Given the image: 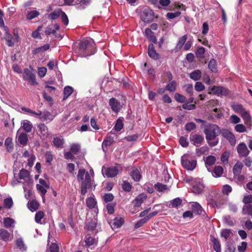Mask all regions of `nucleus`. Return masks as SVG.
<instances>
[{
    "label": "nucleus",
    "instance_id": "1",
    "mask_svg": "<svg viewBox=\"0 0 252 252\" xmlns=\"http://www.w3.org/2000/svg\"><path fill=\"white\" fill-rule=\"evenodd\" d=\"M221 130L217 125L209 124L206 126L204 129L206 139L211 147L217 146L219 143V140L216 139L217 136L221 133Z\"/></svg>",
    "mask_w": 252,
    "mask_h": 252
},
{
    "label": "nucleus",
    "instance_id": "2",
    "mask_svg": "<svg viewBox=\"0 0 252 252\" xmlns=\"http://www.w3.org/2000/svg\"><path fill=\"white\" fill-rule=\"evenodd\" d=\"M79 45V52L83 57L91 56L96 52L95 44L91 38L81 41Z\"/></svg>",
    "mask_w": 252,
    "mask_h": 252
},
{
    "label": "nucleus",
    "instance_id": "3",
    "mask_svg": "<svg viewBox=\"0 0 252 252\" xmlns=\"http://www.w3.org/2000/svg\"><path fill=\"white\" fill-rule=\"evenodd\" d=\"M181 164L184 168L192 170L195 168L197 161L191 159L189 154H185L181 157Z\"/></svg>",
    "mask_w": 252,
    "mask_h": 252
},
{
    "label": "nucleus",
    "instance_id": "4",
    "mask_svg": "<svg viewBox=\"0 0 252 252\" xmlns=\"http://www.w3.org/2000/svg\"><path fill=\"white\" fill-rule=\"evenodd\" d=\"M81 181V194L84 195L87 193V189H91L92 186L91 178L88 172L86 173L85 179Z\"/></svg>",
    "mask_w": 252,
    "mask_h": 252
},
{
    "label": "nucleus",
    "instance_id": "5",
    "mask_svg": "<svg viewBox=\"0 0 252 252\" xmlns=\"http://www.w3.org/2000/svg\"><path fill=\"white\" fill-rule=\"evenodd\" d=\"M23 78L29 81L32 85L35 86L38 84L36 81L35 74L28 68H25L24 70Z\"/></svg>",
    "mask_w": 252,
    "mask_h": 252
},
{
    "label": "nucleus",
    "instance_id": "6",
    "mask_svg": "<svg viewBox=\"0 0 252 252\" xmlns=\"http://www.w3.org/2000/svg\"><path fill=\"white\" fill-rule=\"evenodd\" d=\"M142 20L145 23H148L153 21L154 18L153 11L149 8H145L141 13Z\"/></svg>",
    "mask_w": 252,
    "mask_h": 252
},
{
    "label": "nucleus",
    "instance_id": "7",
    "mask_svg": "<svg viewBox=\"0 0 252 252\" xmlns=\"http://www.w3.org/2000/svg\"><path fill=\"white\" fill-rule=\"evenodd\" d=\"M236 149L240 158H246L249 155L250 151L244 142L239 143L237 146Z\"/></svg>",
    "mask_w": 252,
    "mask_h": 252
},
{
    "label": "nucleus",
    "instance_id": "8",
    "mask_svg": "<svg viewBox=\"0 0 252 252\" xmlns=\"http://www.w3.org/2000/svg\"><path fill=\"white\" fill-rule=\"evenodd\" d=\"M221 133L222 136L225 138L232 146H234L236 144V137L231 131L227 129H223Z\"/></svg>",
    "mask_w": 252,
    "mask_h": 252
},
{
    "label": "nucleus",
    "instance_id": "9",
    "mask_svg": "<svg viewBox=\"0 0 252 252\" xmlns=\"http://www.w3.org/2000/svg\"><path fill=\"white\" fill-rule=\"evenodd\" d=\"M209 90L215 94L226 96L229 94V90L223 87L214 86L209 87Z\"/></svg>",
    "mask_w": 252,
    "mask_h": 252
},
{
    "label": "nucleus",
    "instance_id": "10",
    "mask_svg": "<svg viewBox=\"0 0 252 252\" xmlns=\"http://www.w3.org/2000/svg\"><path fill=\"white\" fill-rule=\"evenodd\" d=\"M189 139L192 144L196 147H199L204 141V137L202 135L199 134H190Z\"/></svg>",
    "mask_w": 252,
    "mask_h": 252
},
{
    "label": "nucleus",
    "instance_id": "11",
    "mask_svg": "<svg viewBox=\"0 0 252 252\" xmlns=\"http://www.w3.org/2000/svg\"><path fill=\"white\" fill-rule=\"evenodd\" d=\"M124 222V219L122 217H116L109 222L113 230L121 227Z\"/></svg>",
    "mask_w": 252,
    "mask_h": 252
},
{
    "label": "nucleus",
    "instance_id": "12",
    "mask_svg": "<svg viewBox=\"0 0 252 252\" xmlns=\"http://www.w3.org/2000/svg\"><path fill=\"white\" fill-rule=\"evenodd\" d=\"M109 104L113 112L118 113L121 109L120 102L115 98L112 97L109 99Z\"/></svg>",
    "mask_w": 252,
    "mask_h": 252
},
{
    "label": "nucleus",
    "instance_id": "13",
    "mask_svg": "<svg viewBox=\"0 0 252 252\" xmlns=\"http://www.w3.org/2000/svg\"><path fill=\"white\" fill-rule=\"evenodd\" d=\"M13 236L6 229L3 228L0 229V240L4 242H7L11 240Z\"/></svg>",
    "mask_w": 252,
    "mask_h": 252
},
{
    "label": "nucleus",
    "instance_id": "14",
    "mask_svg": "<svg viewBox=\"0 0 252 252\" xmlns=\"http://www.w3.org/2000/svg\"><path fill=\"white\" fill-rule=\"evenodd\" d=\"M148 54L149 56L154 60H157L159 58V55L155 49L153 44H150L148 46Z\"/></svg>",
    "mask_w": 252,
    "mask_h": 252
},
{
    "label": "nucleus",
    "instance_id": "15",
    "mask_svg": "<svg viewBox=\"0 0 252 252\" xmlns=\"http://www.w3.org/2000/svg\"><path fill=\"white\" fill-rule=\"evenodd\" d=\"M147 198V195L145 193H142L139 194L133 200L134 206L136 207H140Z\"/></svg>",
    "mask_w": 252,
    "mask_h": 252
},
{
    "label": "nucleus",
    "instance_id": "16",
    "mask_svg": "<svg viewBox=\"0 0 252 252\" xmlns=\"http://www.w3.org/2000/svg\"><path fill=\"white\" fill-rule=\"evenodd\" d=\"M118 169L117 166H111L106 170L105 174L108 178H113L117 175Z\"/></svg>",
    "mask_w": 252,
    "mask_h": 252
},
{
    "label": "nucleus",
    "instance_id": "17",
    "mask_svg": "<svg viewBox=\"0 0 252 252\" xmlns=\"http://www.w3.org/2000/svg\"><path fill=\"white\" fill-rule=\"evenodd\" d=\"M130 175L131 178L136 182H138L141 178V175L139 170L136 167H132L131 169Z\"/></svg>",
    "mask_w": 252,
    "mask_h": 252
},
{
    "label": "nucleus",
    "instance_id": "18",
    "mask_svg": "<svg viewBox=\"0 0 252 252\" xmlns=\"http://www.w3.org/2000/svg\"><path fill=\"white\" fill-rule=\"evenodd\" d=\"M53 144L56 148L62 149L63 148L64 139L62 136L55 137L53 139Z\"/></svg>",
    "mask_w": 252,
    "mask_h": 252
},
{
    "label": "nucleus",
    "instance_id": "19",
    "mask_svg": "<svg viewBox=\"0 0 252 252\" xmlns=\"http://www.w3.org/2000/svg\"><path fill=\"white\" fill-rule=\"evenodd\" d=\"M6 41L7 45L9 47H12L14 45L15 39L9 32L7 30H5V33L3 37Z\"/></svg>",
    "mask_w": 252,
    "mask_h": 252
},
{
    "label": "nucleus",
    "instance_id": "20",
    "mask_svg": "<svg viewBox=\"0 0 252 252\" xmlns=\"http://www.w3.org/2000/svg\"><path fill=\"white\" fill-rule=\"evenodd\" d=\"M243 167V163L240 161H237L233 168V173L234 177L236 178L237 175H239L241 173Z\"/></svg>",
    "mask_w": 252,
    "mask_h": 252
},
{
    "label": "nucleus",
    "instance_id": "21",
    "mask_svg": "<svg viewBox=\"0 0 252 252\" xmlns=\"http://www.w3.org/2000/svg\"><path fill=\"white\" fill-rule=\"evenodd\" d=\"M91 0H77L74 5H77V9L83 10L85 9L90 3Z\"/></svg>",
    "mask_w": 252,
    "mask_h": 252
},
{
    "label": "nucleus",
    "instance_id": "22",
    "mask_svg": "<svg viewBox=\"0 0 252 252\" xmlns=\"http://www.w3.org/2000/svg\"><path fill=\"white\" fill-rule=\"evenodd\" d=\"M93 197H88L86 200V206L91 209H93L97 207V201L94 198V196L93 195Z\"/></svg>",
    "mask_w": 252,
    "mask_h": 252
},
{
    "label": "nucleus",
    "instance_id": "23",
    "mask_svg": "<svg viewBox=\"0 0 252 252\" xmlns=\"http://www.w3.org/2000/svg\"><path fill=\"white\" fill-rule=\"evenodd\" d=\"M18 141L19 144L22 146L27 145L28 141L27 134L25 132L21 133L18 137Z\"/></svg>",
    "mask_w": 252,
    "mask_h": 252
},
{
    "label": "nucleus",
    "instance_id": "24",
    "mask_svg": "<svg viewBox=\"0 0 252 252\" xmlns=\"http://www.w3.org/2000/svg\"><path fill=\"white\" fill-rule=\"evenodd\" d=\"M22 128L26 132H31L33 127L32 125L31 122L28 120H25L22 122Z\"/></svg>",
    "mask_w": 252,
    "mask_h": 252
},
{
    "label": "nucleus",
    "instance_id": "25",
    "mask_svg": "<svg viewBox=\"0 0 252 252\" xmlns=\"http://www.w3.org/2000/svg\"><path fill=\"white\" fill-rule=\"evenodd\" d=\"M211 240L213 244V248L216 252H221V245L219 240L211 236Z\"/></svg>",
    "mask_w": 252,
    "mask_h": 252
},
{
    "label": "nucleus",
    "instance_id": "26",
    "mask_svg": "<svg viewBox=\"0 0 252 252\" xmlns=\"http://www.w3.org/2000/svg\"><path fill=\"white\" fill-rule=\"evenodd\" d=\"M192 213L196 215H201L203 211L201 205L197 202H194L191 205Z\"/></svg>",
    "mask_w": 252,
    "mask_h": 252
},
{
    "label": "nucleus",
    "instance_id": "27",
    "mask_svg": "<svg viewBox=\"0 0 252 252\" xmlns=\"http://www.w3.org/2000/svg\"><path fill=\"white\" fill-rule=\"evenodd\" d=\"M15 245L22 252H24L27 251V247L22 238H17L15 240Z\"/></svg>",
    "mask_w": 252,
    "mask_h": 252
},
{
    "label": "nucleus",
    "instance_id": "28",
    "mask_svg": "<svg viewBox=\"0 0 252 252\" xmlns=\"http://www.w3.org/2000/svg\"><path fill=\"white\" fill-rule=\"evenodd\" d=\"M246 125H250L251 123V116L248 110L244 111L241 115Z\"/></svg>",
    "mask_w": 252,
    "mask_h": 252
},
{
    "label": "nucleus",
    "instance_id": "29",
    "mask_svg": "<svg viewBox=\"0 0 252 252\" xmlns=\"http://www.w3.org/2000/svg\"><path fill=\"white\" fill-rule=\"evenodd\" d=\"M201 72L199 69H196L191 72L189 76V77L194 81H198L200 79L201 77Z\"/></svg>",
    "mask_w": 252,
    "mask_h": 252
},
{
    "label": "nucleus",
    "instance_id": "30",
    "mask_svg": "<svg viewBox=\"0 0 252 252\" xmlns=\"http://www.w3.org/2000/svg\"><path fill=\"white\" fill-rule=\"evenodd\" d=\"M54 117L50 112L46 111L42 112V115L39 118L42 121L49 120V121L51 122L54 119Z\"/></svg>",
    "mask_w": 252,
    "mask_h": 252
},
{
    "label": "nucleus",
    "instance_id": "31",
    "mask_svg": "<svg viewBox=\"0 0 252 252\" xmlns=\"http://www.w3.org/2000/svg\"><path fill=\"white\" fill-rule=\"evenodd\" d=\"M62 10L60 8H58L54 10L53 12L48 15V18L50 20H56L59 16L61 15Z\"/></svg>",
    "mask_w": 252,
    "mask_h": 252
},
{
    "label": "nucleus",
    "instance_id": "32",
    "mask_svg": "<svg viewBox=\"0 0 252 252\" xmlns=\"http://www.w3.org/2000/svg\"><path fill=\"white\" fill-rule=\"evenodd\" d=\"M242 213L244 215L252 216V205H244L242 208Z\"/></svg>",
    "mask_w": 252,
    "mask_h": 252
},
{
    "label": "nucleus",
    "instance_id": "33",
    "mask_svg": "<svg viewBox=\"0 0 252 252\" xmlns=\"http://www.w3.org/2000/svg\"><path fill=\"white\" fill-rule=\"evenodd\" d=\"M30 177V172L26 169H22L19 173V178L25 181L28 180Z\"/></svg>",
    "mask_w": 252,
    "mask_h": 252
},
{
    "label": "nucleus",
    "instance_id": "34",
    "mask_svg": "<svg viewBox=\"0 0 252 252\" xmlns=\"http://www.w3.org/2000/svg\"><path fill=\"white\" fill-rule=\"evenodd\" d=\"M49 48L50 46L48 44H44L41 47L35 48L33 50H32V53L34 55L39 54L40 53L47 51L49 49Z\"/></svg>",
    "mask_w": 252,
    "mask_h": 252
},
{
    "label": "nucleus",
    "instance_id": "35",
    "mask_svg": "<svg viewBox=\"0 0 252 252\" xmlns=\"http://www.w3.org/2000/svg\"><path fill=\"white\" fill-rule=\"evenodd\" d=\"M232 110L236 113L241 115L244 111L246 110L242 104H236L231 106Z\"/></svg>",
    "mask_w": 252,
    "mask_h": 252
},
{
    "label": "nucleus",
    "instance_id": "36",
    "mask_svg": "<svg viewBox=\"0 0 252 252\" xmlns=\"http://www.w3.org/2000/svg\"><path fill=\"white\" fill-rule=\"evenodd\" d=\"M73 89L72 87L67 86H65L63 89V100H65L73 93Z\"/></svg>",
    "mask_w": 252,
    "mask_h": 252
},
{
    "label": "nucleus",
    "instance_id": "37",
    "mask_svg": "<svg viewBox=\"0 0 252 252\" xmlns=\"http://www.w3.org/2000/svg\"><path fill=\"white\" fill-rule=\"evenodd\" d=\"M123 120H124V118L122 117H120L117 120L116 123L114 127V129L116 131H119L123 128V127H124Z\"/></svg>",
    "mask_w": 252,
    "mask_h": 252
},
{
    "label": "nucleus",
    "instance_id": "38",
    "mask_svg": "<svg viewBox=\"0 0 252 252\" xmlns=\"http://www.w3.org/2000/svg\"><path fill=\"white\" fill-rule=\"evenodd\" d=\"M177 83L175 80L169 82L166 86L165 89L171 92H174L177 88Z\"/></svg>",
    "mask_w": 252,
    "mask_h": 252
},
{
    "label": "nucleus",
    "instance_id": "39",
    "mask_svg": "<svg viewBox=\"0 0 252 252\" xmlns=\"http://www.w3.org/2000/svg\"><path fill=\"white\" fill-rule=\"evenodd\" d=\"M203 188L202 184H196L192 186V190L195 194H200L202 192Z\"/></svg>",
    "mask_w": 252,
    "mask_h": 252
},
{
    "label": "nucleus",
    "instance_id": "40",
    "mask_svg": "<svg viewBox=\"0 0 252 252\" xmlns=\"http://www.w3.org/2000/svg\"><path fill=\"white\" fill-rule=\"evenodd\" d=\"M216 158L214 156H209L206 158L205 163L206 167L212 166L215 164Z\"/></svg>",
    "mask_w": 252,
    "mask_h": 252
},
{
    "label": "nucleus",
    "instance_id": "41",
    "mask_svg": "<svg viewBox=\"0 0 252 252\" xmlns=\"http://www.w3.org/2000/svg\"><path fill=\"white\" fill-rule=\"evenodd\" d=\"M114 142V140L112 136H107L105 137L102 142V146H105V147H107L111 145Z\"/></svg>",
    "mask_w": 252,
    "mask_h": 252
},
{
    "label": "nucleus",
    "instance_id": "42",
    "mask_svg": "<svg viewBox=\"0 0 252 252\" xmlns=\"http://www.w3.org/2000/svg\"><path fill=\"white\" fill-rule=\"evenodd\" d=\"M208 68L213 72H217V63L214 59H212L209 62Z\"/></svg>",
    "mask_w": 252,
    "mask_h": 252
},
{
    "label": "nucleus",
    "instance_id": "43",
    "mask_svg": "<svg viewBox=\"0 0 252 252\" xmlns=\"http://www.w3.org/2000/svg\"><path fill=\"white\" fill-rule=\"evenodd\" d=\"M14 222L15 220L9 217L4 218L3 220V225L7 228L11 227Z\"/></svg>",
    "mask_w": 252,
    "mask_h": 252
},
{
    "label": "nucleus",
    "instance_id": "44",
    "mask_svg": "<svg viewBox=\"0 0 252 252\" xmlns=\"http://www.w3.org/2000/svg\"><path fill=\"white\" fill-rule=\"evenodd\" d=\"M182 203V199L179 197H177L171 201L170 205L172 208H178L181 205Z\"/></svg>",
    "mask_w": 252,
    "mask_h": 252
},
{
    "label": "nucleus",
    "instance_id": "45",
    "mask_svg": "<svg viewBox=\"0 0 252 252\" xmlns=\"http://www.w3.org/2000/svg\"><path fill=\"white\" fill-rule=\"evenodd\" d=\"M213 171L216 177H220L223 173V168L220 165L215 166Z\"/></svg>",
    "mask_w": 252,
    "mask_h": 252
},
{
    "label": "nucleus",
    "instance_id": "46",
    "mask_svg": "<svg viewBox=\"0 0 252 252\" xmlns=\"http://www.w3.org/2000/svg\"><path fill=\"white\" fill-rule=\"evenodd\" d=\"M235 250V245L234 243L231 242L226 243L225 252H234Z\"/></svg>",
    "mask_w": 252,
    "mask_h": 252
},
{
    "label": "nucleus",
    "instance_id": "47",
    "mask_svg": "<svg viewBox=\"0 0 252 252\" xmlns=\"http://www.w3.org/2000/svg\"><path fill=\"white\" fill-rule=\"evenodd\" d=\"M39 204L38 202L35 200H32L29 203V209L32 211L33 212L36 211L39 207Z\"/></svg>",
    "mask_w": 252,
    "mask_h": 252
},
{
    "label": "nucleus",
    "instance_id": "48",
    "mask_svg": "<svg viewBox=\"0 0 252 252\" xmlns=\"http://www.w3.org/2000/svg\"><path fill=\"white\" fill-rule=\"evenodd\" d=\"M70 150L74 155H77L80 151V146L78 144L73 143L70 146Z\"/></svg>",
    "mask_w": 252,
    "mask_h": 252
},
{
    "label": "nucleus",
    "instance_id": "49",
    "mask_svg": "<svg viewBox=\"0 0 252 252\" xmlns=\"http://www.w3.org/2000/svg\"><path fill=\"white\" fill-rule=\"evenodd\" d=\"M209 151V148L207 146H203L200 148L196 149V154L198 157L204 155L205 153Z\"/></svg>",
    "mask_w": 252,
    "mask_h": 252
},
{
    "label": "nucleus",
    "instance_id": "50",
    "mask_svg": "<svg viewBox=\"0 0 252 252\" xmlns=\"http://www.w3.org/2000/svg\"><path fill=\"white\" fill-rule=\"evenodd\" d=\"M123 189L126 192H129L132 189L131 185L127 181H124L122 185Z\"/></svg>",
    "mask_w": 252,
    "mask_h": 252
},
{
    "label": "nucleus",
    "instance_id": "51",
    "mask_svg": "<svg viewBox=\"0 0 252 252\" xmlns=\"http://www.w3.org/2000/svg\"><path fill=\"white\" fill-rule=\"evenodd\" d=\"M155 188L159 192H162L168 189L167 186L160 183H157L155 185Z\"/></svg>",
    "mask_w": 252,
    "mask_h": 252
},
{
    "label": "nucleus",
    "instance_id": "52",
    "mask_svg": "<svg viewBox=\"0 0 252 252\" xmlns=\"http://www.w3.org/2000/svg\"><path fill=\"white\" fill-rule=\"evenodd\" d=\"M187 39V35L185 34L180 37L179 39V41L177 44V47L179 49H181L184 45L185 44L186 40Z\"/></svg>",
    "mask_w": 252,
    "mask_h": 252
},
{
    "label": "nucleus",
    "instance_id": "53",
    "mask_svg": "<svg viewBox=\"0 0 252 252\" xmlns=\"http://www.w3.org/2000/svg\"><path fill=\"white\" fill-rule=\"evenodd\" d=\"M39 15V12L36 10H32L29 12L27 15L28 20H32Z\"/></svg>",
    "mask_w": 252,
    "mask_h": 252
},
{
    "label": "nucleus",
    "instance_id": "54",
    "mask_svg": "<svg viewBox=\"0 0 252 252\" xmlns=\"http://www.w3.org/2000/svg\"><path fill=\"white\" fill-rule=\"evenodd\" d=\"M114 198V196L111 193H105L102 197V199L105 203L112 201Z\"/></svg>",
    "mask_w": 252,
    "mask_h": 252
},
{
    "label": "nucleus",
    "instance_id": "55",
    "mask_svg": "<svg viewBox=\"0 0 252 252\" xmlns=\"http://www.w3.org/2000/svg\"><path fill=\"white\" fill-rule=\"evenodd\" d=\"M4 145L8 151H10L13 149V146L12 144V139L10 137H8L6 139Z\"/></svg>",
    "mask_w": 252,
    "mask_h": 252
},
{
    "label": "nucleus",
    "instance_id": "56",
    "mask_svg": "<svg viewBox=\"0 0 252 252\" xmlns=\"http://www.w3.org/2000/svg\"><path fill=\"white\" fill-rule=\"evenodd\" d=\"M4 207L7 209H10L13 205V201L11 198H7L3 200Z\"/></svg>",
    "mask_w": 252,
    "mask_h": 252
},
{
    "label": "nucleus",
    "instance_id": "57",
    "mask_svg": "<svg viewBox=\"0 0 252 252\" xmlns=\"http://www.w3.org/2000/svg\"><path fill=\"white\" fill-rule=\"evenodd\" d=\"M235 130L239 133L247 131L246 127L243 124H237L234 127Z\"/></svg>",
    "mask_w": 252,
    "mask_h": 252
},
{
    "label": "nucleus",
    "instance_id": "58",
    "mask_svg": "<svg viewBox=\"0 0 252 252\" xmlns=\"http://www.w3.org/2000/svg\"><path fill=\"white\" fill-rule=\"evenodd\" d=\"M86 245L90 247L94 245L96 243L95 238L92 236H89L85 241Z\"/></svg>",
    "mask_w": 252,
    "mask_h": 252
},
{
    "label": "nucleus",
    "instance_id": "59",
    "mask_svg": "<svg viewBox=\"0 0 252 252\" xmlns=\"http://www.w3.org/2000/svg\"><path fill=\"white\" fill-rule=\"evenodd\" d=\"M44 216V213L43 211H38L35 215V220L37 223H40L41 220L43 218Z\"/></svg>",
    "mask_w": 252,
    "mask_h": 252
},
{
    "label": "nucleus",
    "instance_id": "60",
    "mask_svg": "<svg viewBox=\"0 0 252 252\" xmlns=\"http://www.w3.org/2000/svg\"><path fill=\"white\" fill-rule=\"evenodd\" d=\"M148 221V219L146 217L142 219H141L139 221H138L134 225V228L135 229H137L141 226H142L144 224H145Z\"/></svg>",
    "mask_w": 252,
    "mask_h": 252
},
{
    "label": "nucleus",
    "instance_id": "61",
    "mask_svg": "<svg viewBox=\"0 0 252 252\" xmlns=\"http://www.w3.org/2000/svg\"><path fill=\"white\" fill-rule=\"evenodd\" d=\"M242 202L245 205H248L252 203V195L249 194L245 195L242 200Z\"/></svg>",
    "mask_w": 252,
    "mask_h": 252
},
{
    "label": "nucleus",
    "instance_id": "62",
    "mask_svg": "<svg viewBox=\"0 0 252 252\" xmlns=\"http://www.w3.org/2000/svg\"><path fill=\"white\" fill-rule=\"evenodd\" d=\"M175 100L180 103H184L186 100V97L182 94L176 93L175 94Z\"/></svg>",
    "mask_w": 252,
    "mask_h": 252
},
{
    "label": "nucleus",
    "instance_id": "63",
    "mask_svg": "<svg viewBox=\"0 0 252 252\" xmlns=\"http://www.w3.org/2000/svg\"><path fill=\"white\" fill-rule=\"evenodd\" d=\"M115 203H108L106 205V209L107 212L109 214H112L115 212L114 208L115 207Z\"/></svg>",
    "mask_w": 252,
    "mask_h": 252
},
{
    "label": "nucleus",
    "instance_id": "64",
    "mask_svg": "<svg viewBox=\"0 0 252 252\" xmlns=\"http://www.w3.org/2000/svg\"><path fill=\"white\" fill-rule=\"evenodd\" d=\"M48 252H58L59 247L56 243H52L48 249L47 250Z\"/></svg>",
    "mask_w": 252,
    "mask_h": 252
}]
</instances>
